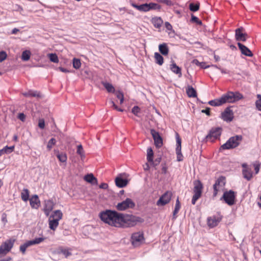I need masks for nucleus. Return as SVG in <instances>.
Returning a JSON list of instances; mask_svg holds the SVG:
<instances>
[{
  "instance_id": "29",
  "label": "nucleus",
  "mask_w": 261,
  "mask_h": 261,
  "mask_svg": "<svg viewBox=\"0 0 261 261\" xmlns=\"http://www.w3.org/2000/svg\"><path fill=\"white\" fill-rule=\"evenodd\" d=\"M59 220L49 218V227L50 229L55 230L59 225Z\"/></svg>"
},
{
  "instance_id": "39",
  "label": "nucleus",
  "mask_w": 261,
  "mask_h": 261,
  "mask_svg": "<svg viewBox=\"0 0 261 261\" xmlns=\"http://www.w3.org/2000/svg\"><path fill=\"white\" fill-rule=\"evenodd\" d=\"M153 151L151 147L147 149V160L148 162H152Z\"/></svg>"
},
{
  "instance_id": "8",
  "label": "nucleus",
  "mask_w": 261,
  "mask_h": 261,
  "mask_svg": "<svg viewBox=\"0 0 261 261\" xmlns=\"http://www.w3.org/2000/svg\"><path fill=\"white\" fill-rule=\"evenodd\" d=\"M135 206V203L129 198H127L125 200L119 202L116 205V208L118 211H124L128 208H133Z\"/></svg>"
},
{
  "instance_id": "49",
  "label": "nucleus",
  "mask_w": 261,
  "mask_h": 261,
  "mask_svg": "<svg viewBox=\"0 0 261 261\" xmlns=\"http://www.w3.org/2000/svg\"><path fill=\"white\" fill-rule=\"evenodd\" d=\"M3 149H5V153H10L11 152H12L14 149V146H10V147H8V146H5V147H4Z\"/></svg>"
},
{
  "instance_id": "52",
  "label": "nucleus",
  "mask_w": 261,
  "mask_h": 261,
  "mask_svg": "<svg viewBox=\"0 0 261 261\" xmlns=\"http://www.w3.org/2000/svg\"><path fill=\"white\" fill-rule=\"evenodd\" d=\"M7 54L5 51H0V62H3L4 60H5L7 58Z\"/></svg>"
},
{
  "instance_id": "48",
  "label": "nucleus",
  "mask_w": 261,
  "mask_h": 261,
  "mask_svg": "<svg viewBox=\"0 0 261 261\" xmlns=\"http://www.w3.org/2000/svg\"><path fill=\"white\" fill-rule=\"evenodd\" d=\"M258 98L259 99L256 100L255 102L256 108L259 110L261 111V95H257Z\"/></svg>"
},
{
  "instance_id": "26",
  "label": "nucleus",
  "mask_w": 261,
  "mask_h": 261,
  "mask_svg": "<svg viewBox=\"0 0 261 261\" xmlns=\"http://www.w3.org/2000/svg\"><path fill=\"white\" fill-rule=\"evenodd\" d=\"M159 49L160 52L164 56H166L169 53V48L165 43L160 44Z\"/></svg>"
},
{
  "instance_id": "11",
  "label": "nucleus",
  "mask_w": 261,
  "mask_h": 261,
  "mask_svg": "<svg viewBox=\"0 0 261 261\" xmlns=\"http://www.w3.org/2000/svg\"><path fill=\"white\" fill-rule=\"evenodd\" d=\"M14 241L9 240L0 246V257L5 255L11 250L13 246Z\"/></svg>"
},
{
  "instance_id": "6",
  "label": "nucleus",
  "mask_w": 261,
  "mask_h": 261,
  "mask_svg": "<svg viewBox=\"0 0 261 261\" xmlns=\"http://www.w3.org/2000/svg\"><path fill=\"white\" fill-rule=\"evenodd\" d=\"M226 184V178L224 176H221L215 180L213 185V197H216L218 193L222 191Z\"/></svg>"
},
{
  "instance_id": "61",
  "label": "nucleus",
  "mask_w": 261,
  "mask_h": 261,
  "mask_svg": "<svg viewBox=\"0 0 261 261\" xmlns=\"http://www.w3.org/2000/svg\"><path fill=\"white\" fill-rule=\"evenodd\" d=\"M115 94H116V97L119 99H120L121 98H122L123 96H124L123 93L120 91L116 92Z\"/></svg>"
},
{
  "instance_id": "31",
  "label": "nucleus",
  "mask_w": 261,
  "mask_h": 261,
  "mask_svg": "<svg viewBox=\"0 0 261 261\" xmlns=\"http://www.w3.org/2000/svg\"><path fill=\"white\" fill-rule=\"evenodd\" d=\"M101 83L108 92L113 93L115 92V88L111 84L105 82H102Z\"/></svg>"
},
{
  "instance_id": "12",
  "label": "nucleus",
  "mask_w": 261,
  "mask_h": 261,
  "mask_svg": "<svg viewBox=\"0 0 261 261\" xmlns=\"http://www.w3.org/2000/svg\"><path fill=\"white\" fill-rule=\"evenodd\" d=\"M221 132L222 128L221 127H213L210 130L208 134L206 136V139L213 142L220 137Z\"/></svg>"
},
{
  "instance_id": "25",
  "label": "nucleus",
  "mask_w": 261,
  "mask_h": 261,
  "mask_svg": "<svg viewBox=\"0 0 261 261\" xmlns=\"http://www.w3.org/2000/svg\"><path fill=\"white\" fill-rule=\"evenodd\" d=\"M131 5L138 10L141 12H147L148 11V4L145 3L140 5H138L133 2L131 3Z\"/></svg>"
},
{
  "instance_id": "35",
  "label": "nucleus",
  "mask_w": 261,
  "mask_h": 261,
  "mask_svg": "<svg viewBox=\"0 0 261 261\" xmlns=\"http://www.w3.org/2000/svg\"><path fill=\"white\" fill-rule=\"evenodd\" d=\"M62 213L60 210H56L53 212V214L50 216V218L58 219L59 221L62 218Z\"/></svg>"
},
{
  "instance_id": "40",
  "label": "nucleus",
  "mask_w": 261,
  "mask_h": 261,
  "mask_svg": "<svg viewBox=\"0 0 261 261\" xmlns=\"http://www.w3.org/2000/svg\"><path fill=\"white\" fill-rule=\"evenodd\" d=\"M148 11L151 10H160L161 8V5L158 4L150 3L148 4Z\"/></svg>"
},
{
  "instance_id": "56",
  "label": "nucleus",
  "mask_w": 261,
  "mask_h": 261,
  "mask_svg": "<svg viewBox=\"0 0 261 261\" xmlns=\"http://www.w3.org/2000/svg\"><path fill=\"white\" fill-rule=\"evenodd\" d=\"M18 118L21 121L24 122L25 120V115L22 113H19L18 115Z\"/></svg>"
},
{
  "instance_id": "46",
  "label": "nucleus",
  "mask_w": 261,
  "mask_h": 261,
  "mask_svg": "<svg viewBox=\"0 0 261 261\" xmlns=\"http://www.w3.org/2000/svg\"><path fill=\"white\" fill-rule=\"evenodd\" d=\"M60 253L63 254L65 257H67L68 256L71 255V253L67 249H61Z\"/></svg>"
},
{
  "instance_id": "42",
  "label": "nucleus",
  "mask_w": 261,
  "mask_h": 261,
  "mask_svg": "<svg viewBox=\"0 0 261 261\" xmlns=\"http://www.w3.org/2000/svg\"><path fill=\"white\" fill-rule=\"evenodd\" d=\"M72 63L73 67L76 69H79L81 66V62L80 60L77 58H73Z\"/></svg>"
},
{
  "instance_id": "4",
  "label": "nucleus",
  "mask_w": 261,
  "mask_h": 261,
  "mask_svg": "<svg viewBox=\"0 0 261 261\" xmlns=\"http://www.w3.org/2000/svg\"><path fill=\"white\" fill-rule=\"evenodd\" d=\"M243 96L239 92L228 91L226 94H223L221 97V100L222 105L226 103H234L243 99Z\"/></svg>"
},
{
  "instance_id": "21",
  "label": "nucleus",
  "mask_w": 261,
  "mask_h": 261,
  "mask_svg": "<svg viewBox=\"0 0 261 261\" xmlns=\"http://www.w3.org/2000/svg\"><path fill=\"white\" fill-rule=\"evenodd\" d=\"M128 183V180L122 177L121 175H118L115 178L116 185L119 188H123L125 187Z\"/></svg>"
},
{
  "instance_id": "53",
  "label": "nucleus",
  "mask_w": 261,
  "mask_h": 261,
  "mask_svg": "<svg viewBox=\"0 0 261 261\" xmlns=\"http://www.w3.org/2000/svg\"><path fill=\"white\" fill-rule=\"evenodd\" d=\"M255 173L257 174L259 172L260 164L259 163H256L253 164Z\"/></svg>"
},
{
  "instance_id": "36",
  "label": "nucleus",
  "mask_w": 261,
  "mask_h": 261,
  "mask_svg": "<svg viewBox=\"0 0 261 261\" xmlns=\"http://www.w3.org/2000/svg\"><path fill=\"white\" fill-rule=\"evenodd\" d=\"M57 157L61 162L66 163L67 156L65 153L59 152V151H58V153L57 154Z\"/></svg>"
},
{
  "instance_id": "3",
  "label": "nucleus",
  "mask_w": 261,
  "mask_h": 261,
  "mask_svg": "<svg viewBox=\"0 0 261 261\" xmlns=\"http://www.w3.org/2000/svg\"><path fill=\"white\" fill-rule=\"evenodd\" d=\"M243 140L242 135H237L231 137L225 143L221 146L220 149L223 150L231 149L237 148Z\"/></svg>"
},
{
  "instance_id": "58",
  "label": "nucleus",
  "mask_w": 261,
  "mask_h": 261,
  "mask_svg": "<svg viewBox=\"0 0 261 261\" xmlns=\"http://www.w3.org/2000/svg\"><path fill=\"white\" fill-rule=\"evenodd\" d=\"M2 221L4 223V224H6V223H7V214L6 213H3L2 214Z\"/></svg>"
},
{
  "instance_id": "5",
  "label": "nucleus",
  "mask_w": 261,
  "mask_h": 261,
  "mask_svg": "<svg viewBox=\"0 0 261 261\" xmlns=\"http://www.w3.org/2000/svg\"><path fill=\"white\" fill-rule=\"evenodd\" d=\"M194 195L192 199V203L195 204L196 201L201 197L202 194V189L203 188V184L199 180H194L193 182Z\"/></svg>"
},
{
  "instance_id": "45",
  "label": "nucleus",
  "mask_w": 261,
  "mask_h": 261,
  "mask_svg": "<svg viewBox=\"0 0 261 261\" xmlns=\"http://www.w3.org/2000/svg\"><path fill=\"white\" fill-rule=\"evenodd\" d=\"M191 21L200 25L202 24V21L199 20L197 17L194 16L193 14H192L191 15Z\"/></svg>"
},
{
  "instance_id": "15",
  "label": "nucleus",
  "mask_w": 261,
  "mask_h": 261,
  "mask_svg": "<svg viewBox=\"0 0 261 261\" xmlns=\"http://www.w3.org/2000/svg\"><path fill=\"white\" fill-rule=\"evenodd\" d=\"M176 153L177 155V161L180 162L183 160V155L181 153V140L180 138L179 135L177 133L176 135Z\"/></svg>"
},
{
  "instance_id": "20",
  "label": "nucleus",
  "mask_w": 261,
  "mask_h": 261,
  "mask_svg": "<svg viewBox=\"0 0 261 261\" xmlns=\"http://www.w3.org/2000/svg\"><path fill=\"white\" fill-rule=\"evenodd\" d=\"M237 44L240 50H241V53L243 55L249 57H251L253 56V55L251 51L245 45H243L240 42H238Z\"/></svg>"
},
{
  "instance_id": "17",
  "label": "nucleus",
  "mask_w": 261,
  "mask_h": 261,
  "mask_svg": "<svg viewBox=\"0 0 261 261\" xmlns=\"http://www.w3.org/2000/svg\"><path fill=\"white\" fill-rule=\"evenodd\" d=\"M222 217L220 215L213 216L207 218V224L210 227L213 228L218 225Z\"/></svg>"
},
{
  "instance_id": "19",
  "label": "nucleus",
  "mask_w": 261,
  "mask_h": 261,
  "mask_svg": "<svg viewBox=\"0 0 261 261\" xmlns=\"http://www.w3.org/2000/svg\"><path fill=\"white\" fill-rule=\"evenodd\" d=\"M243 170L242 173L244 178L247 180H250L252 178V171L250 168H249L246 164L242 165Z\"/></svg>"
},
{
  "instance_id": "18",
  "label": "nucleus",
  "mask_w": 261,
  "mask_h": 261,
  "mask_svg": "<svg viewBox=\"0 0 261 261\" xmlns=\"http://www.w3.org/2000/svg\"><path fill=\"white\" fill-rule=\"evenodd\" d=\"M222 119L227 122H230L233 118V113L230 108H226L221 114Z\"/></svg>"
},
{
  "instance_id": "30",
  "label": "nucleus",
  "mask_w": 261,
  "mask_h": 261,
  "mask_svg": "<svg viewBox=\"0 0 261 261\" xmlns=\"http://www.w3.org/2000/svg\"><path fill=\"white\" fill-rule=\"evenodd\" d=\"M152 23L155 28L159 29L162 26L163 21L161 17H154L152 19Z\"/></svg>"
},
{
  "instance_id": "50",
  "label": "nucleus",
  "mask_w": 261,
  "mask_h": 261,
  "mask_svg": "<svg viewBox=\"0 0 261 261\" xmlns=\"http://www.w3.org/2000/svg\"><path fill=\"white\" fill-rule=\"evenodd\" d=\"M160 3L164 4L167 6H172L173 3L170 0H159L158 1Z\"/></svg>"
},
{
  "instance_id": "47",
  "label": "nucleus",
  "mask_w": 261,
  "mask_h": 261,
  "mask_svg": "<svg viewBox=\"0 0 261 261\" xmlns=\"http://www.w3.org/2000/svg\"><path fill=\"white\" fill-rule=\"evenodd\" d=\"M140 112V109L138 106H134L132 109V112L136 116H138V113Z\"/></svg>"
},
{
  "instance_id": "51",
  "label": "nucleus",
  "mask_w": 261,
  "mask_h": 261,
  "mask_svg": "<svg viewBox=\"0 0 261 261\" xmlns=\"http://www.w3.org/2000/svg\"><path fill=\"white\" fill-rule=\"evenodd\" d=\"M161 161V158H158L154 161L152 160V162H150L154 167L158 166Z\"/></svg>"
},
{
  "instance_id": "41",
  "label": "nucleus",
  "mask_w": 261,
  "mask_h": 261,
  "mask_svg": "<svg viewBox=\"0 0 261 261\" xmlns=\"http://www.w3.org/2000/svg\"><path fill=\"white\" fill-rule=\"evenodd\" d=\"M31 52L29 50H24L22 52L21 55V59L23 61H28L30 58Z\"/></svg>"
},
{
  "instance_id": "33",
  "label": "nucleus",
  "mask_w": 261,
  "mask_h": 261,
  "mask_svg": "<svg viewBox=\"0 0 261 261\" xmlns=\"http://www.w3.org/2000/svg\"><path fill=\"white\" fill-rule=\"evenodd\" d=\"M30 192L28 189H24L21 193V198L22 200L25 202L29 199Z\"/></svg>"
},
{
  "instance_id": "63",
  "label": "nucleus",
  "mask_w": 261,
  "mask_h": 261,
  "mask_svg": "<svg viewBox=\"0 0 261 261\" xmlns=\"http://www.w3.org/2000/svg\"><path fill=\"white\" fill-rule=\"evenodd\" d=\"M108 188V185L106 183H101L99 185V188L102 189H107Z\"/></svg>"
},
{
  "instance_id": "1",
  "label": "nucleus",
  "mask_w": 261,
  "mask_h": 261,
  "mask_svg": "<svg viewBox=\"0 0 261 261\" xmlns=\"http://www.w3.org/2000/svg\"><path fill=\"white\" fill-rule=\"evenodd\" d=\"M120 214L116 211L107 210L100 213V218L106 223L118 227L120 225L119 222V220H121Z\"/></svg>"
},
{
  "instance_id": "43",
  "label": "nucleus",
  "mask_w": 261,
  "mask_h": 261,
  "mask_svg": "<svg viewBox=\"0 0 261 261\" xmlns=\"http://www.w3.org/2000/svg\"><path fill=\"white\" fill-rule=\"evenodd\" d=\"M56 143V140L55 138H51L47 143V149L48 151H50L51 149L53 148V146H54Z\"/></svg>"
},
{
  "instance_id": "44",
  "label": "nucleus",
  "mask_w": 261,
  "mask_h": 261,
  "mask_svg": "<svg viewBox=\"0 0 261 261\" xmlns=\"http://www.w3.org/2000/svg\"><path fill=\"white\" fill-rule=\"evenodd\" d=\"M48 57L51 62L55 63H58L59 62L58 57L56 54H49Z\"/></svg>"
},
{
  "instance_id": "10",
  "label": "nucleus",
  "mask_w": 261,
  "mask_h": 261,
  "mask_svg": "<svg viewBox=\"0 0 261 261\" xmlns=\"http://www.w3.org/2000/svg\"><path fill=\"white\" fill-rule=\"evenodd\" d=\"M44 240V238L41 237L35 238L34 240H33L28 241L23 244L20 245V251L24 254L28 247L34 245L39 244L42 242H43Z\"/></svg>"
},
{
  "instance_id": "64",
  "label": "nucleus",
  "mask_w": 261,
  "mask_h": 261,
  "mask_svg": "<svg viewBox=\"0 0 261 261\" xmlns=\"http://www.w3.org/2000/svg\"><path fill=\"white\" fill-rule=\"evenodd\" d=\"M179 211V210L174 208V211L173 212V219H176V217H177L176 214L178 213Z\"/></svg>"
},
{
  "instance_id": "55",
  "label": "nucleus",
  "mask_w": 261,
  "mask_h": 261,
  "mask_svg": "<svg viewBox=\"0 0 261 261\" xmlns=\"http://www.w3.org/2000/svg\"><path fill=\"white\" fill-rule=\"evenodd\" d=\"M38 126L41 129H43L44 128L45 122L43 119H40L39 120Z\"/></svg>"
},
{
  "instance_id": "2",
  "label": "nucleus",
  "mask_w": 261,
  "mask_h": 261,
  "mask_svg": "<svg viewBox=\"0 0 261 261\" xmlns=\"http://www.w3.org/2000/svg\"><path fill=\"white\" fill-rule=\"evenodd\" d=\"M121 220H119V227H129L134 226L138 222H143V219L132 215L120 214Z\"/></svg>"
},
{
  "instance_id": "60",
  "label": "nucleus",
  "mask_w": 261,
  "mask_h": 261,
  "mask_svg": "<svg viewBox=\"0 0 261 261\" xmlns=\"http://www.w3.org/2000/svg\"><path fill=\"white\" fill-rule=\"evenodd\" d=\"M201 112L202 113L206 114L207 116H210V115H211L210 108H206L205 109L201 110Z\"/></svg>"
},
{
  "instance_id": "27",
  "label": "nucleus",
  "mask_w": 261,
  "mask_h": 261,
  "mask_svg": "<svg viewBox=\"0 0 261 261\" xmlns=\"http://www.w3.org/2000/svg\"><path fill=\"white\" fill-rule=\"evenodd\" d=\"M186 93L189 97H196L197 92L196 90L191 86H188L186 88Z\"/></svg>"
},
{
  "instance_id": "9",
  "label": "nucleus",
  "mask_w": 261,
  "mask_h": 261,
  "mask_svg": "<svg viewBox=\"0 0 261 261\" xmlns=\"http://www.w3.org/2000/svg\"><path fill=\"white\" fill-rule=\"evenodd\" d=\"M144 240L143 233L139 231L132 234L130 241L134 247H138L143 243Z\"/></svg>"
},
{
  "instance_id": "13",
  "label": "nucleus",
  "mask_w": 261,
  "mask_h": 261,
  "mask_svg": "<svg viewBox=\"0 0 261 261\" xmlns=\"http://www.w3.org/2000/svg\"><path fill=\"white\" fill-rule=\"evenodd\" d=\"M172 194L170 191L166 192L162 195L156 202L158 206H164L169 203L171 200Z\"/></svg>"
},
{
  "instance_id": "59",
  "label": "nucleus",
  "mask_w": 261,
  "mask_h": 261,
  "mask_svg": "<svg viewBox=\"0 0 261 261\" xmlns=\"http://www.w3.org/2000/svg\"><path fill=\"white\" fill-rule=\"evenodd\" d=\"M162 173L165 174L167 172V167L165 164H162Z\"/></svg>"
},
{
  "instance_id": "22",
  "label": "nucleus",
  "mask_w": 261,
  "mask_h": 261,
  "mask_svg": "<svg viewBox=\"0 0 261 261\" xmlns=\"http://www.w3.org/2000/svg\"><path fill=\"white\" fill-rule=\"evenodd\" d=\"M54 203L51 200H47L45 201V204L44 207V212L46 216H48L50 213L54 208Z\"/></svg>"
},
{
  "instance_id": "23",
  "label": "nucleus",
  "mask_w": 261,
  "mask_h": 261,
  "mask_svg": "<svg viewBox=\"0 0 261 261\" xmlns=\"http://www.w3.org/2000/svg\"><path fill=\"white\" fill-rule=\"evenodd\" d=\"M30 203L33 208H38L40 205V201L37 195H34L29 199Z\"/></svg>"
},
{
  "instance_id": "54",
  "label": "nucleus",
  "mask_w": 261,
  "mask_h": 261,
  "mask_svg": "<svg viewBox=\"0 0 261 261\" xmlns=\"http://www.w3.org/2000/svg\"><path fill=\"white\" fill-rule=\"evenodd\" d=\"M110 103L112 104V107H113V108L115 110H116L118 111H119V112L123 111V110L121 108H118V106L115 103V102L113 100H111Z\"/></svg>"
},
{
  "instance_id": "37",
  "label": "nucleus",
  "mask_w": 261,
  "mask_h": 261,
  "mask_svg": "<svg viewBox=\"0 0 261 261\" xmlns=\"http://www.w3.org/2000/svg\"><path fill=\"white\" fill-rule=\"evenodd\" d=\"M200 7V3L197 2L196 3H191L189 4V9L191 11L196 12L197 11Z\"/></svg>"
},
{
  "instance_id": "34",
  "label": "nucleus",
  "mask_w": 261,
  "mask_h": 261,
  "mask_svg": "<svg viewBox=\"0 0 261 261\" xmlns=\"http://www.w3.org/2000/svg\"><path fill=\"white\" fill-rule=\"evenodd\" d=\"M155 62L159 65H162L164 63L163 57L158 53H154Z\"/></svg>"
},
{
  "instance_id": "24",
  "label": "nucleus",
  "mask_w": 261,
  "mask_h": 261,
  "mask_svg": "<svg viewBox=\"0 0 261 261\" xmlns=\"http://www.w3.org/2000/svg\"><path fill=\"white\" fill-rule=\"evenodd\" d=\"M170 68L173 72L176 74H178L179 77H181L182 75L181 68L178 66H177L174 61H172V63L170 65Z\"/></svg>"
},
{
  "instance_id": "38",
  "label": "nucleus",
  "mask_w": 261,
  "mask_h": 261,
  "mask_svg": "<svg viewBox=\"0 0 261 261\" xmlns=\"http://www.w3.org/2000/svg\"><path fill=\"white\" fill-rule=\"evenodd\" d=\"M208 103L212 106L216 107L222 105L220 98L210 100Z\"/></svg>"
},
{
  "instance_id": "16",
  "label": "nucleus",
  "mask_w": 261,
  "mask_h": 261,
  "mask_svg": "<svg viewBox=\"0 0 261 261\" xmlns=\"http://www.w3.org/2000/svg\"><path fill=\"white\" fill-rule=\"evenodd\" d=\"M248 35L244 32V29L240 27L237 29L235 31V38L237 41H245Z\"/></svg>"
},
{
  "instance_id": "62",
  "label": "nucleus",
  "mask_w": 261,
  "mask_h": 261,
  "mask_svg": "<svg viewBox=\"0 0 261 261\" xmlns=\"http://www.w3.org/2000/svg\"><path fill=\"white\" fill-rule=\"evenodd\" d=\"M165 25L166 28L169 31L171 30L172 29L171 24L169 22H166L165 23Z\"/></svg>"
},
{
  "instance_id": "28",
  "label": "nucleus",
  "mask_w": 261,
  "mask_h": 261,
  "mask_svg": "<svg viewBox=\"0 0 261 261\" xmlns=\"http://www.w3.org/2000/svg\"><path fill=\"white\" fill-rule=\"evenodd\" d=\"M85 180L87 181L88 182L92 184H97V179L94 176L93 174H88L85 176L84 177Z\"/></svg>"
},
{
  "instance_id": "57",
  "label": "nucleus",
  "mask_w": 261,
  "mask_h": 261,
  "mask_svg": "<svg viewBox=\"0 0 261 261\" xmlns=\"http://www.w3.org/2000/svg\"><path fill=\"white\" fill-rule=\"evenodd\" d=\"M76 152L78 154H82L84 152L82 145H79L77 146V149Z\"/></svg>"
},
{
  "instance_id": "32",
  "label": "nucleus",
  "mask_w": 261,
  "mask_h": 261,
  "mask_svg": "<svg viewBox=\"0 0 261 261\" xmlns=\"http://www.w3.org/2000/svg\"><path fill=\"white\" fill-rule=\"evenodd\" d=\"M23 95L25 97H40V94L37 91L30 90L28 92H24Z\"/></svg>"
},
{
  "instance_id": "14",
  "label": "nucleus",
  "mask_w": 261,
  "mask_h": 261,
  "mask_svg": "<svg viewBox=\"0 0 261 261\" xmlns=\"http://www.w3.org/2000/svg\"><path fill=\"white\" fill-rule=\"evenodd\" d=\"M150 134L154 140V145L157 148H160L163 145V139L159 133L154 129L150 130Z\"/></svg>"
},
{
  "instance_id": "7",
  "label": "nucleus",
  "mask_w": 261,
  "mask_h": 261,
  "mask_svg": "<svg viewBox=\"0 0 261 261\" xmlns=\"http://www.w3.org/2000/svg\"><path fill=\"white\" fill-rule=\"evenodd\" d=\"M236 193L232 190L225 191L220 200H223L228 205H232L235 203Z\"/></svg>"
}]
</instances>
